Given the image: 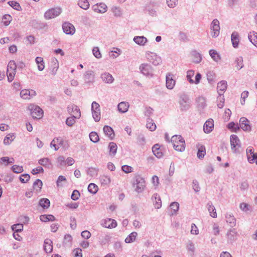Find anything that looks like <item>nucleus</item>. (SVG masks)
<instances>
[{"label":"nucleus","mask_w":257,"mask_h":257,"mask_svg":"<svg viewBox=\"0 0 257 257\" xmlns=\"http://www.w3.org/2000/svg\"><path fill=\"white\" fill-rule=\"evenodd\" d=\"M153 199L155 207L157 209L160 208L162 206V202L160 196L155 194L153 196Z\"/></svg>","instance_id":"72a5a7b5"},{"label":"nucleus","mask_w":257,"mask_h":257,"mask_svg":"<svg viewBox=\"0 0 257 257\" xmlns=\"http://www.w3.org/2000/svg\"><path fill=\"white\" fill-rule=\"evenodd\" d=\"M78 6L83 10H86L89 8V3L88 0H79Z\"/></svg>","instance_id":"58836bf2"},{"label":"nucleus","mask_w":257,"mask_h":257,"mask_svg":"<svg viewBox=\"0 0 257 257\" xmlns=\"http://www.w3.org/2000/svg\"><path fill=\"white\" fill-rule=\"evenodd\" d=\"M8 4L15 10L17 11H20L21 10V7L20 4L17 2L10 1L8 2Z\"/></svg>","instance_id":"13d9d810"},{"label":"nucleus","mask_w":257,"mask_h":257,"mask_svg":"<svg viewBox=\"0 0 257 257\" xmlns=\"http://www.w3.org/2000/svg\"><path fill=\"white\" fill-rule=\"evenodd\" d=\"M101 184L104 185H108L110 183V178L107 176H102L100 179Z\"/></svg>","instance_id":"864d4df0"},{"label":"nucleus","mask_w":257,"mask_h":257,"mask_svg":"<svg viewBox=\"0 0 257 257\" xmlns=\"http://www.w3.org/2000/svg\"><path fill=\"white\" fill-rule=\"evenodd\" d=\"M101 78L103 82L106 83H112L114 78L111 74L108 73H104L101 75Z\"/></svg>","instance_id":"c85d7f7f"},{"label":"nucleus","mask_w":257,"mask_h":257,"mask_svg":"<svg viewBox=\"0 0 257 257\" xmlns=\"http://www.w3.org/2000/svg\"><path fill=\"white\" fill-rule=\"evenodd\" d=\"M30 176L28 174L22 175L20 177V180L22 183H26L30 180Z\"/></svg>","instance_id":"338daca9"},{"label":"nucleus","mask_w":257,"mask_h":257,"mask_svg":"<svg viewBox=\"0 0 257 257\" xmlns=\"http://www.w3.org/2000/svg\"><path fill=\"white\" fill-rule=\"evenodd\" d=\"M39 164L44 167H49L51 165V161L48 158H44L39 160Z\"/></svg>","instance_id":"de8ad7c7"},{"label":"nucleus","mask_w":257,"mask_h":257,"mask_svg":"<svg viewBox=\"0 0 257 257\" xmlns=\"http://www.w3.org/2000/svg\"><path fill=\"white\" fill-rule=\"evenodd\" d=\"M140 69L142 73L145 75H153V69L151 65H141L140 67Z\"/></svg>","instance_id":"6ab92c4d"},{"label":"nucleus","mask_w":257,"mask_h":257,"mask_svg":"<svg viewBox=\"0 0 257 257\" xmlns=\"http://www.w3.org/2000/svg\"><path fill=\"white\" fill-rule=\"evenodd\" d=\"M133 41L138 45L144 46L148 42L147 39L144 36H135Z\"/></svg>","instance_id":"393cba45"},{"label":"nucleus","mask_w":257,"mask_h":257,"mask_svg":"<svg viewBox=\"0 0 257 257\" xmlns=\"http://www.w3.org/2000/svg\"><path fill=\"white\" fill-rule=\"evenodd\" d=\"M211 57L216 62H218L220 60V56L218 53L215 50H210L209 52Z\"/></svg>","instance_id":"c9c22d12"},{"label":"nucleus","mask_w":257,"mask_h":257,"mask_svg":"<svg viewBox=\"0 0 257 257\" xmlns=\"http://www.w3.org/2000/svg\"><path fill=\"white\" fill-rule=\"evenodd\" d=\"M138 233L136 232H133L130 234L125 239L124 241L125 243H130L135 241Z\"/></svg>","instance_id":"f704fd0d"},{"label":"nucleus","mask_w":257,"mask_h":257,"mask_svg":"<svg viewBox=\"0 0 257 257\" xmlns=\"http://www.w3.org/2000/svg\"><path fill=\"white\" fill-rule=\"evenodd\" d=\"M90 140L93 143H97L99 141V139L97 134L95 132H91L89 134Z\"/></svg>","instance_id":"6e6d98bb"},{"label":"nucleus","mask_w":257,"mask_h":257,"mask_svg":"<svg viewBox=\"0 0 257 257\" xmlns=\"http://www.w3.org/2000/svg\"><path fill=\"white\" fill-rule=\"evenodd\" d=\"M225 219L227 223L231 227L234 226L236 224V219L233 215L230 213H226L225 215Z\"/></svg>","instance_id":"bb28decb"},{"label":"nucleus","mask_w":257,"mask_h":257,"mask_svg":"<svg viewBox=\"0 0 257 257\" xmlns=\"http://www.w3.org/2000/svg\"><path fill=\"white\" fill-rule=\"evenodd\" d=\"M17 65H8L7 66V76L8 80L11 82L14 78L16 72Z\"/></svg>","instance_id":"4468645a"},{"label":"nucleus","mask_w":257,"mask_h":257,"mask_svg":"<svg viewBox=\"0 0 257 257\" xmlns=\"http://www.w3.org/2000/svg\"><path fill=\"white\" fill-rule=\"evenodd\" d=\"M231 40L233 47L234 48L238 47L239 39V34L237 32L234 31L232 33Z\"/></svg>","instance_id":"5701e85b"},{"label":"nucleus","mask_w":257,"mask_h":257,"mask_svg":"<svg viewBox=\"0 0 257 257\" xmlns=\"http://www.w3.org/2000/svg\"><path fill=\"white\" fill-rule=\"evenodd\" d=\"M111 11L116 17H120L122 15V11L120 8L117 7H113L111 8Z\"/></svg>","instance_id":"8fccbe9b"},{"label":"nucleus","mask_w":257,"mask_h":257,"mask_svg":"<svg viewBox=\"0 0 257 257\" xmlns=\"http://www.w3.org/2000/svg\"><path fill=\"white\" fill-rule=\"evenodd\" d=\"M120 51H121L120 49L116 48H113L112 50L109 53V56L111 58H115L119 55Z\"/></svg>","instance_id":"c03bdc74"},{"label":"nucleus","mask_w":257,"mask_h":257,"mask_svg":"<svg viewBox=\"0 0 257 257\" xmlns=\"http://www.w3.org/2000/svg\"><path fill=\"white\" fill-rule=\"evenodd\" d=\"M211 31L210 35L212 38H216L220 34V23L219 21L215 19L211 22L210 26Z\"/></svg>","instance_id":"7ed1b4c3"},{"label":"nucleus","mask_w":257,"mask_h":257,"mask_svg":"<svg viewBox=\"0 0 257 257\" xmlns=\"http://www.w3.org/2000/svg\"><path fill=\"white\" fill-rule=\"evenodd\" d=\"M130 105L127 102H121L117 105L118 110L121 113L127 111Z\"/></svg>","instance_id":"a878e982"},{"label":"nucleus","mask_w":257,"mask_h":257,"mask_svg":"<svg viewBox=\"0 0 257 257\" xmlns=\"http://www.w3.org/2000/svg\"><path fill=\"white\" fill-rule=\"evenodd\" d=\"M93 10L97 13H104L107 11V6L103 3L95 5L92 7Z\"/></svg>","instance_id":"f3484780"},{"label":"nucleus","mask_w":257,"mask_h":257,"mask_svg":"<svg viewBox=\"0 0 257 257\" xmlns=\"http://www.w3.org/2000/svg\"><path fill=\"white\" fill-rule=\"evenodd\" d=\"M248 161L250 163H253L255 161V163L257 164V154L253 153L252 154L248 155L247 156Z\"/></svg>","instance_id":"4d7b16f0"},{"label":"nucleus","mask_w":257,"mask_h":257,"mask_svg":"<svg viewBox=\"0 0 257 257\" xmlns=\"http://www.w3.org/2000/svg\"><path fill=\"white\" fill-rule=\"evenodd\" d=\"M180 107L182 110H186L189 108V100L185 97L181 98L179 102Z\"/></svg>","instance_id":"cd10ccee"},{"label":"nucleus","mask_w":257,"mask_h":257,"mask_svg":"<svg viewBox=\"0 0 257 257\" xmlns=\"http://www.w3.org/2000/svg\"><path fill=\"white\" fill-rule=\"evenodd\" d=\"M108 148L109 149L110 154L114 156L116 153L117 148L116 144L113 142L110 143L108 146Z\"/></svg>","instance_id":"37998d69"},{"label":"nucleus","mask_w":257,"mask_h":257,"mask_svg":"<svg viewBox=\"0 0 257 257\" xmlns=\"http://www.w3.org/2000/svg\"><path fill=\"white\" fill-rule=\"evenodd\" d=\"M15 138V135L14 134H9L6 136L4 140V144L5 145H9L12 142Z\"/></svg>","instance_id":"4c0bfd02"},{"label":"nucleus","mask_w":257,"mask_h":257,"mask_svg":"<svg viewBox=\"0 0 257 257\" xmlns=\"http://www.w3.org/2000/svg\"><path fill=\"white\" fill-rule=\"evenodd\" d=\"M190 232L191 234L193 235H198L199 233V231L198 227L194 223H192L191 224V229Z\"/></svg>","instance_id":"69168bd1"},{"label":"nucleus","mask_w":257,"mask_h":257,"mask_svg":"<svg viewBox=\"0 0 257 257\" xmlns=\"http://www.w3.org/2000/svg\"><path fill=\"white\" fill-rule=\"evenodd\" d=\"M147 58L150 63L154 64H159L161 60L160 57L153 53H148L147 54Z\"/></svg>","instance_id":"dca6fc26"},{"label":"nucleus","mask_w":257,"mask_h":257,"mask_svg":"<svg viewBox=\"0 0 257 257\" xmlns=\"http://www.w3.org/2000/svg\"><path fill=\"white\" fill-rule=\"evenodd\" d=\"M40 219L42 221L47 222L49 221H54L55 220V217L51 214L49 215H42L40 216Z\"/></svg>","instance_id":"ea45409f"},{"label":"nucleus","mask_w":257,"mask_h":257,"mask_svg":"<svg viewBox=\"0 0 257 257\" xmlns=\"http://www.w3.org/2000/svg\"><path fill=\"white\" fill-rule=\"evenodd\" d=\"M207 207L210 215L213 218H216L217 216L216 210L211 202L207 203Z\"/></svg>","instance_id":"b1692460"},{"label":"nucleus","mask_w":257,"mask_h":257,"mask_svg":"<svg viewBox=\"0 0 257 257\" xmlns=\"http://www.w3.org/2000/svg\"><path fill=\"white\" fill-rule=\"evenodd\" d=\"M39 205L43 208H48L50 206V202L48 199L42 198L39 201Z\"/></svg>","instance_id":"a19ab883"},{"label":"nucleus","mask_w":257,"mask_h":257,"mask_svg":"<svg viewBox=\"0 0 257 257\" xmlns=\"http://www.w3.org/2000/svg\"><path fill=\"white\" fill-rule=\"evenodd\" d=\"M248 38L250 42L257 47V33L254 31L250 32Z\"/></svg>","instance_id":"2f4dec72"},{"label":"nucleus","mask_w":257,"mask_h":257,"mask_svg":"<svg viewBox=\"0 0 257 257\" xmlns=\"http://www.w3.org/2000/svg\"><path fill=\"white\" fill-rule=\"evenodd\" d=\"M237 232L235 229L228 230L226 233V236L228 241L232 242L237 238Z\"/></svg>","instance_id":"4be33fe9"},{"label":"nucleus","mask_w":257,"mask_h":257,"mask_svg":"<svg viewBox=\"0 0 257 257\" xmlns=\"http://www.w3.org/2000/svg\"><path fill=\"white\" fill-rule=\"evenodd\" d=\"M152 152L154 155L158 158H160L163 156V153L158 144H156L152 147Z\"/></svg>","instance_id":"c756f323"},{"label":"nucleus","mask_w":257,"mask_h":257,"mask_svg":"<svg viewBox=\"0 0 257 257\" xmlns=\"http://www.w3.org/2000/svg\"><path fill=\"white\" fill-rule=\"evenodd\" d=\"M91 112L92 117L96 122L100 120L101 118L99 104L95 101H93L91 104Z\"/></svg>","instance_id":"39448f33"},{"label":"nucleus","mask_w":257,"mask_h":257,"mask_svg":"<svg viewBox=\"0 0 257 257\" xmlns=\"http://www.w3.org/2000/svg\"><path fill=\"white\" fill-rule=\"evenodd\" d=\"M171 142L174 148L177 151L183 152L185 149V143L184 139L180 135L173 136L171 138Z\"/></svg>","instance_id":"f257e3e1"},{"label":"nucleus","mask_w":257,"mask_h":257,"mask_svg":"<svg viewBox=\"0 0 257 257\" xmlns=\"http://www.w3.org/2000/svg\"><path fill=\"white\" fill-rule=\"evenodd\" d=\"M43 183L40 179H37L33 184V188L36 191L39 192L42 187Z\"/></svg>","instance_id":"a18cd8bd"},{"label":"nucleus","mask_w":257,"mask_h":257,"mask_svg":"<svg viewBox=\"0 0 257 257\" xmlns=\"http://www.w3.org/2000/svg\"><path fill=\"white\" fill-rule=\"evenodd\" d=\"M3 23L6 26H8L12 21V18L10 15H5L3 17Z\"/></svg>","instance_id":"3c124183"},{"label":"nucleus","mask_w":257,"mask_h":257,"mask_svg":"<svg viewBox=\"0 0 257 257\" xmlns=\"http://www.w3.org/2000/svg\"><path fill=\"white\" fill-rule=\"evenodd\" d=\"M103 132L105 135L107 136L111 139H113L114 136L112 128L108 125H105L103 127Z\"/></svg>","instance_id":"473e14b6"},{"label":"nucleus","mask_w":257,"mask_h":257,"mask_svg":"<svg viewBox=\"0 0 257 257\" xmlns=\"http://www.w3.org/2000/svg\"><path fill=\"white\" fill-rule=\"evenodd\" d=\"M178 1V0H166L167 5L171 8H173L177 5Z\"/></svg>","instance_id":"774afa93"},{"label":"nucleus","mask_w":257,"mask_h":257,"mask_svg":"<svg viewBox=\"0 0 257 257\" xmlns=\"http://www.w3.org/2000/svg\"><path fill=\"white\" fill-rule=\"evenodd\" d=\"M214 127V121L213 119H209L207 120L204 124L203 130L205 133H210Z\"/></svg>","instance_id":"412c9836"},{"label":"nucleus","mask_w":257,"mask_h":257,"mask_svg":"<svg viewBox=\"0 0 257 257\" xmlns=\"http://www.w3.org/2000/svg\"><path fill=\"white\" fill-rule=\"evenodd\" d=\"M12 228L15 232L21 231L23 229V224L21 223L14 224L12 226Z\"/></svg>","instance_id":"052dcab7"},{"label":"nucleus","mask_w":257,"mask_h":257,"mask_svg":"<svg viewBox=\"0 0 257 257\" xmlns=\"http://www.w3.org/2000/svg\"><path fill=\"white\" fill-rule=\"evenodd\" d=\"M191 57L194 63H199L202 60L201 54L196 51H193L191 52Z\"/></svg>","instance_id":"7c9ffc66"},{"label":"nucleus","mask_w":257,"mask_h":257,"mask_svg":"<svg viewBox=\"0 0 257 257\" xmlns=\"http://www.w3.org/2000/svg\"><path fill=\"white\" fill-rule=\"evenodd\" d=\"M63 143L65 144V149H68L69 146L67 142L64 141L62 139L60 138H54L51 142L50 147L51 148L53 147L54 148L55 151H57L59 148L56 147L57 144L62 145Z\"/></svg>","instance_id":"f8f14e48"},{"label":"nucleus","mask_w":257,"mask_h":257,"mask_svg":"<svg viewBox=\"0 0 257 257\" xmlns=\"http://www.w3.org/2000/svg\"><path fill=\"white\" fill-rule=\"evenodd\" d=\"M231 150L235 152L236 150L240 147V141L235 135H232L230 138Z\"/></svg>","instance_id":"1a4fd4ad"},{"label":"nucleus","mask_w":257,"mask_h":257,"mask_svg":"<svg viewBox=\"0 0 257 257\" xmlns=\"http://www.w3.org/2000/svg\"><path fill=\"white\" fill-rule=\"evenodd\" d=\"M98 186L94 183H90L88 186V190L93 194H95L98 191Z\"/></svg>","instance_id":"49530a36"},{"label":"nucleus","mask_w":257,"mask_h":257,"mask_svg":"<svg viewBox=\"0 0 257 257\" xmlns=\"http://www.w3.org/2000/svg\"><path fill=\"white\" fill-rule=\"evenodd\" d=\"M227 84L225 81H221L217 84V89L218 95H223L227 89Z\"/></svg>","instance_id":"a211bd4d"},{"label":"nucleus","mask_w":257,"mask_h":257,"mask_svg":"<svg viewBox=\"0 0 257 257\" xmlns=\"http://www.w3.org/2000/svg\"><path fill=\"white\" fill-rule=\"evenodd\" d=\"M63 32L67 35H73L75 32L74 26L69 22H65L62 25Z\"/></svg>","instance_id":"9d476101"},{"label":"nucleus","mask_w":257,"mask_h":257,"mask_svg":"<svg viewBox=\"0 0 257 257\" xmlns=\"http://www.w3.org/2000/svg\"><path fill=\"white\" fill-rule=\"evenodd\" d=\"M92 53L93 55L97 59L101 57V54L98 47H95L92 49Z\"/></svg>","instance_id":"680f3d73"},{"label":"nucleus","mask_w":257,"mask_h":257,"mask_svg":"<svg viewBox=\"0 0 257 257\" xmlns=\"http://www.w3.org/2000/svg\"><path fill=\"white\" fill-rule=\"evenodd\" d=\"M57 163L59 167L63 166L66 165V160L65 157L61 156L57 158Z\"/></svg>","instance_id":"bf43d9fd"},{"label":"nucleus","mask_w":257,"mask_h":257,"mask_svg":"<svg viewBox=\"0 0 257 257\" xmlns=\"http://www.w3.org/2000/svg\"><path fill=\"white\" fill-rule=\"evenodd\" d=\"M239 125L240 128L244 131L249 132L251 130L249 120L244 117L240 118L239 120Z\"/></svg>","instance_id":"ddd939ff"},{"label":"nucleus","mask_w":257,"mask_h":257,"mask_svg":"<svg viewBox=\"0 0 257 257\" xmlns=\"http://www.w3.org/2000/svg\"><path fill=\"white\" fill-rule=\"evenodd\" d=\"M147 127L151 131H154L156 128V125L155 123L153 121L152 119H149L147 121L146 124Z\"/></svg>","instance_id":"5fc2aeb1"},{"label":"nucleus","mask_w":257,"mask_h":257,"mask_svg":"<svg viewBox=\"0 0 257 257\" xmlns=\"http://www.w3.org/2000/svg\"><path fill=\"white\" fill-rule=\"evenodd\" d=\"M36 95V91L32 89H23L20 92V96L24 99H30Z\"/></svg>","instance_id":"9b49d317"},{"label":"nucleus","mask_w":257,"mask_h":257,"mask_svg":"<svg viewBox=\"0 0 257 257\" xmlns=\"http://www.w3.org/2000/svg\"><path fill=\"white\" fill-rule=\"evenodd\" d=\"M133 186L138 193L143 192L146 186L145 179L140 175H136L133 179Z\"/></svg>","instance_id":"f03ea898"},{"label":"nucleus","mask_w":257,"mask_h":257,"mask_svg":"<svg viewBox=\"0 0 257 257\" xmlns=\"http://www.w3.org/2000/svg\"><path fill=\"white\" fill-rule=\"evenodd\" d=\"M43 248L46 253H51L53 250L52 241L49 238L46 239L44 242Z\"/></svg>","instance_id":"aec40b11"},{"label":"nucleus","mask_w":257,"mask_h":257,"mask_svg":"<svg viewBox=\"0 0 257 257\" xmlns=\"http://www.w3.org/2000/svg\"><path fill=\"white\" fill-rule=\"evenodd\" d=\"M100 224L102 227L107 228H113L117 226L116 221L111 218L102 219Z\"/></svg>","instance_id":"6e6552de"},{"label":"nucleus","mask_w":257,"mask_h":257,"mask_svg":"<svg viewBox=\"0 0 257 257\" xmlns=\"http://www.w3.org/2000/svg\"><path fill=\"white\" fill-rule=\"evenodd\" d=\"M187 250L190 252L191 255L194 254L195 250V247L194 243L191 241H189L186 245Z\"/></svg>","instance_id":"79ce46f5"},{"label":"nucleus","mask_w":257,"mask_h":257,"mask_svg":"<svg viewBox=\"0 0 257 257\" xmlns=\"http://www.w3.org/2000/svg\"><path fill=\"white\" fill-rule=\"evenodd\" d=\"M228 129L231 130L232 132H237L239 130V127L237 123H235L234 122H229L227 125Z\"/></svg>","instance_id":"09e8293b"},{"label":"nucleus","mask_w":257,"mask_h":257,"mask_svg":"<svg viewBox=\"0 0 257 257\" xmlns=\"http://www.w3.org/2000/svg\"><path fill=\"white\" fill-rule=\"evenodd\" d=\"M28 108L33 118H40L43 116V111L39 106L31 104L29 105Z\"/></svg>","instance_id":"20e7f679"},{"label":"nucleus","mask_w":257,"mask_h":257,"mask_svg":"<svg viewBox=\"0 0 257 257\" xmlns=\"http://www.w3.org/2000/svg\"><path fill=\"white\" fill-rule=\"evenodd\" d=\"M61 12V9L60 8L50 9L45 12L44 17L47 20L52 19L58 16Z\"/></svg>","instance_id":"423d86ee"},{"label":"nucleus","mask_w":257,"mask_h":257,"mask_svg":"<svg viewBox=\"0 0 257 257\" xmlns=\"http://www.w3.org/2000/svg\"><path fill=\"white\" fill-rule=\"evenodd\" d=\"M196 101L198 106L201 108H204L206 106V99L203 97H199L197 98Z\"/></svg>","instance_id":"603ef678"},{"label":"nucleus","mask_w":257,"mask_h":257,"mask_svg":"<svg viewBox=\"0 0 257 257\" xmlns=\"http://www.w3.org/2000/svg\"><path fill=\"white\" fill-rule=\"evenodd\" d=\"M166 85L169 89H172L175 85V80L173 79V75L168 73L166 76Z\"/></svg>","instance_id":"2eb2a0df"},{"label":"nucleus","mask_w":257,"mask_h":257,"mask_svg":"<svg viewBox=\"0 0 257 257\" xmlns=\"http://www.w3.org/2000/svg\"><path fill=\"white\" fill-rule=\"evenodd\" d=\"M12 170L16 173H20L23 171V168L21 166L15 165L12 167Z\"/></svg>","instance_id":"0e129e2a"},{"label":"nucleus","mask_w":257,"mask_h":257,"mask_svg":"<svg viewBox=\"0 0 257 257\" xmlns=\"http://www.w3.org/2000/svg\"><path fill=\"white\" fill-rule=\"evenodd\" d=\"M205 154V149L204 146H201L200 148H199L198 151L197 153V157L199 158H202L204 157Z\"/></svg>","instance_id":"e2e57ef3"},{"label":"nucleus","mask_w":257,"mask_h":257,"mask_svg":"<svg viewBox=\"0 0 257 257\" xmlns=\"http://www.w3.org/2000/svg\"><path fill=\"white\" fill-rule=\"evenodd\" d=\"M76 110V115L68 117L66 120V124L69 126H72L76 122L75 119H78L81 116L80 110L78 106H73Z\"/></svg>","instance_id":"0eeeda50"},{"label":"nucleus","mask_w":257,"mask_h":257,"mask_svg":"<svg viewBox=\"0 0 257 257\" xmlns=\"http://www.w3.org/2000/svg\"><path fill=\"white\" fill-rule=\"evenodd\" d=\"M224 95H219L217 98L216 103L217 106L219 108H222L224 105Z\"/></svg>","instance_id":"e433bc0d"}]
</instances>
